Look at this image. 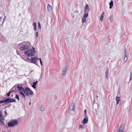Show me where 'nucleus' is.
Instances as JSON below:
<instances>
[{"mask_svg": "<svg viewBox=\"0 0 132 132\" xmlns=\"http://www.w3.org/2000/svg\"><path fill=\"white\" fill-rule=\"evenodd\" d=\"M19 93H20V94H21V95L22 96V97L23 98L25 99V95L22 92H19Z\"/></svg>", "mask_w": 132, "mask_h": 132, "instance_id": "26", "label": "nucleus"}, {"mask_svg": "<svg viewBox=\"0 0 132 132\" xmlns=\"http://www.w3.org/2000/svg\"><path fill=\"white\" fill-rule=\"evenodd\" d=\"M36 60H37H37H40V59H41V58H37V57H36Z\"/></svg>", "mask_w": 132, "mask_h": 132, "instance_id": "36", "label": "nucleus"}, {"mask_svg": "<svg viewBox=\"0 0 132 132\" xmlns=\"http://www.w3.org/2000/svg\"><path fill=\"white\" fill-rule=\"evenodd\" d=\"M110 21L111 22H112L113 21V16L112 15H111L109 18Z\"/></svg>", "mask_w": 132, "mask_h": 132, "instance_id": "23", "label": "nucleus"}, {"mask_svg": "<svg viewBox=\"0 0 132 132\" xmlns=\"http://www.w3.org/2000/svg\"><path fill=\"white\" fill-rule=\"evenodd\" d=\"M116 100L117 101V104H118L119 102V96H118V95H117V96L116 97Z\"/></svg>", "mask_w": 132, "mask_h": 132, "instance_id": "22", "label": "nucleus"}, {"mask_svg": "<svg viewBox=\"0 0 132 132\" xmlns=\"http://www.w3.org/2000/svg\"><path fill=\"white\" fill-rule=\"evenodd\" d=\"M85 117H86V118L88 117H87V116H86V114H85Z\"/></svg>", "mask_w": 132, "mask_h": 132, "instance_id": "43", "label": "nucleus"}, {"mask_svg": "<svg viewBox=\"0 0 132 132\" xmlns=\"http://www.w3.org/2000/svg\"><path fill=\"white\" fill-rule=\"evenodd\" d=\"M88 120V117L84 118L82 121V123L84 124H85L87 122Z\"/></svg>", "mask_w": 132, "mask_h": 132, "instance_id": "16", "label": "nucleus"}, {"mask_svg": "<svg viewBox=\"0 0 132 132\" xmlns=\"http://www.w3.org/2000/svg\"><path fill=\"white\" fill-rule=\"evenodd\" d=\"M34 30H36V22H34L32 24Z\"/></svg>", "mask_w": 132, "mask_h": 132, "instance_id": "20", "label": "nucleus"}, {"mask_svg": "<svg viewBox=\"0 0 132 132\" xmlns=\"http://www.w3.org/2000/svg\"><path fill=\"white\" fill-rule=\"evenodd\" d=\"M96 105V106H97V109H98V104H96L95 105Z\"/></svg>", "mask_w": 132, "mask_h": 132, "instance_id": "40", "label": "nucleus"}, {"mask_svg": "<svg viewBox=\"0 0 132 132\" xmlns=\"http://www.w3.org/2000/svg\"><path fill=\"white\" fill-rule=\"evenodd\" d=\"M20 44L21 45L20 49L22 51L28 49L30 46V43L28 42H23Z\"/></svg>", "mask_w": 132, "mask_h": 132, "instance_id": "1", "label": "nucleus"}, {"mask_svg": "<svg viewBox=\"0 0 132 132\" xmlns=\"http://www.w3.org/2000/svg\"><path fill=\"white\" fill-rule=\"evenodd\" d=\"M0 119V123H1V124H0V125L5 126V125L4 121Z\"/></svg>", "mask_w": 132, "mask_h": 132, "instance_id": "27", "label": "nucleus"}, {"mask_svg": "<svg viewBox=\"0 0 132 132\" xmlns=\"http://www.w3.org/2000/svg\"><path fill=\"white\" fill-rule=\"evenodd\" d=\"M18 121L17 119H13L10 121L8 123L9 127H12L17 125L18 124Z\"/></svg>", "mask_w": 132, "mask_h": 132, "instance_id": "3", "label": "nucleus"}, {"mask_svg": "<svg viewBox=\"0 0 132 132\" xmlns=\"http://www.w3.org/2000/svg\"><path fill=\"white\" fill-rule=\"evenodd\" d=\"M6 99L7 101V103L11 102H16L14 98H7Z\"/></svg>", "mask_w": 132, "mask_h": 132, "instance_id": "8", "label": "nucleus"}, {"mask_svg": "<svg viewBox=\"0 0 132 132\" xmlns=\"http://www.w3.org/2000/svg\"><path fill=\"white\" fill-rule=\"evenodd\" d=\"M132 77V72H131L130 74V80H131V78Z\"/></svg>", "mask_w": 132, "mask_h": 132, "instance_id": "33", "label": "nucleus"}, {"mask_svg": "<svg viewBox=\"0 0 132 132\" xmlns=\"http://www.w3.org/2000/svg\"><path fill=\"white\" fill-rule=\"evenodd\" d=\"M23 93L27 96L32 94L33 93V92L28 87L25 89Z\"/></svg>", "mask_w": 132, "mask_h": 132, "instance_id": "4", "label": "nucleus"}, {"mask_svg": "<svg viewBox=\"0 0 132 132\" xmlns=\"http://www.w3.org/2000/svg\"><path fill=\"white\" fill-rule=\"evenodd\" d=\"M110 5L109 8L110 9H111L113 5V2L112 0H111L110 2L109 3Z\"/></svg>", "mask_w": 132, "mask_h": 132, "instance_id": "17", "label": "nucleus"}, {"mask_svg": "<svg viewBox=\"0 0 132 132\" xmlns=\"http://www.w3.org/2000/svg\"><path fill=\"white\" fill-rule=\"evenodd\" d=\"M39 110L41 111H43L45 110L44 107L42 105L40 106Z\"/></svg>", "mask_w": 132, "mask_h": 132, "instance_id": "18", "label": "nucleus"}, {"mask_svg": "<svg viewBox=\"0 0 132 132\" xmlns=\"http://www.w3.org/2000/svg\"><path fill=\"white\" fill-rule=\"evenodd\" d=\"M124 128L122 126H121L117 130V132H125L123 131Z\"/></svg>", "mask_w": 132, "mask_h": 132, "instance_id": "11", "label": "nucleus"}, {"mask_svg": "<svg viewBox=\"0 0 132 132\" xmlns=\"http://www.w3.org/2000/svg\"><path fill=\"white\" fill-rule=\"evenodd\" d=\"M96 114H97V115H98V113H97Z\"/></svg>", "mask_w": 132, "mask_h": 132, "instance_id": "52", "label": "nucleus"}, {"mask_svg": "<svg viewBox=\"0 0 132 132\" xmlns=\"http://www.w3.org/2000/svg\"><path fill=\"white\" fill-rule=\"evenodd\" d=\"M32 50L29 49L26 51L24 52V54L28 56H32L35 55V48L34 47H32Z\"/></svg>", "mask_w": 132, "mask_h": 132, "instance_id": "2", "label": "nucleus"}, {"mask_svg": "<svg viewBox=\"0 0 132 132\" xmlns=\"http://www.w3.org/2000/svg\"><path fill=\"white\" fill-rule=\"evenodd\" d=\"M11 96L12 97H13V95H11Z\"/></svg>", "mask_w": 132, "mask_h": 132, "instance_id": "46", "label": "nucleus"}, {"mask_svg": "<svg viewBox=\"0 0 132 132\" xmlns=\"http://www.w3.org/2000/svg\"><path fill=\"white\" fill-rule=\"evenodd\" d=\"M4 113H5V115L6 116L7 115V114L6 111V110H5Z\"/></svg>", "mask_w": 132, "mask_h": 132, "instance_id": "38", "label": "nucleus"}, {"mask_svg": "<svg viewBox=\"0 0 132 132\" xmlns=\"http://www.w3.org/2000/svg\"><path fill=\"white\" fill-rule=\"evenodd\" d=\"M31 104V103H29V105H30Z\"/></svg>", "mask_w": 132, "mask_h": 132, "instance_id": "48", "label": "nucleus"}, {"mask_svg": "<svg viewBox=\"0 0 132 132\" xmlns=\"http://www.w3.org/2000/svg\"><path fill=\"white\" fill-rule=\"evenodd\" d=\"M119 93H120V92H119V91H118V94H117V95H118L119 94Z\"/></svg>", "mask_w": 132, "mask_h": 132, "instance_id": "44", "label": "nucleus"}, {"mask_svg": "<svg viewBox=\"0 0 132 132\" xmlns=\"http://www.w3.org/2000/svg\"><path fill=\"white\" fill-rule=\"evenodd\" d=\"M38 28L40 30H41V25H40V24L39 22H38Z\"/></svg>", "mask_w": 132, "mask_h": 132, "instance_id": "30", "label": "nucleus"}, {"mask_svg": "<svg viewBox=\"0 0 132 132\" xmlns=\"http://www.w3.org/2000/svg\"><path fill=\"white\" fill-rule=\"evenodd\" d=\"M13 92H14V91L13 90H12L11 91V90H10L9 92L10 93Z\"/></svg>", "mask_w": 132, "mask_h": 132, "instance_id": "39", "label": "nucleus"}, {"mask_svg": "<svg viewBox=\"0 0 132 132\" xmlns=\"http://www.w3.org/2000/svg\"><path fill=\"white\" fill-rule=\"evenodd\" d=\"M109 72V68H107L106 69V71L105 72V75H106V79H108V76Z\"/></svg>", "mask_w": 132, "mask_h": 132, "instance_id": "13", "label": "nucleus"}, {"mask_svg": "<svg viewBox=\"0 0 132 132\" xmlns=\"http://www.w3.org/2000/svg\"><path fill=\"white\" fill-rule=\"evenodd\" d=\"M86 109H85L84 110V113H85V114H86Z\"/></svg>", "mask_w": 132, "mask_h": 132, "instance_id": "41", "label": "nucleus"}, {"mask_svg": "<svg viewBox=\"0 0 132 132\" xmlns=\"http://www.w3.org/2000/svg\"><path fill=\"white\" fill-rule=\"evenodd\" d=\"M124 54L125 55V56L124 57V62H125L127 61L128 58L127 56V53L126 52L125 48L124 50Z\"/></svg>", "mask_w": 132, "mask_h": 132, "instance_id": "10", "label": "nucleus"}, {"mask_svg": "<svg viewBox=\"0 0 132 132\" xmlns=\"http://www.w3.org/2000/svg\"><path fill=\"white\" fill-rule=\"evenodd\" d=\"M69 67L68 65H65L62 69V74L63 76H65L66 73Z\"/></svg>", "mask_w": 132, "mask_h": 132, "instance_id": "5", "label": "nucleus"}, {"mask_svg": "<svg viewBox=\"0 0 132 132\" xmlns=\"http://www.w3.org/2000/svg\"><path fill=\"white\" fill-rule=\"evenodd\" d=\"M69 108L70 110H75V106L74 103L70 104L69 106Z\"/></svg>", "mask_w": 132, "mask_h": 132, "instance_id": "12", "label": "nucleus"}, {"mask_svg": "<svg viewBox=\"0 0 132 132\" xmlns=\"http://www.w3.org/2000/svg\"><path fill=\"white\" fill-rule=\"evenodd\" d=\"M88 12H86L85 13V12H84V15L83 17L87 18L88 17Z\"/></svg>", "mask_w": 132, "mask_h": 132, "instance_id": "19", "label": "nucleus"}, {"mask_svg": "<svg viewBox=\"0 0 132 132\" xmlns=\"http://www.w3.org/2000/svg\"><path fill=\"white\" fill-rule=\"evenodd\" d=\"M95 110L96 112H97L96 110V109H95Z\"/></svg>", "mask_w": 132, "mask_h": 132, "instance_id": "49", "label": "nucleus"}, {"mask_svg": "<svg viewBox=\"0 0 132 132\" xmlns=\"http://www.w3.org/2000/svg\"><path fill=\"white\" fill-rule=\"evenodd\" d=\"M27 60H29V61H30V60H31L30 59H29L27 57Z\"/></svg>", "mask_w": 132, "mask_h": 132, "instance_id": "42", "label": "nucleus"}, {"mask_svg": "<svg viewBox=\"0 0 132 132\" xmlns=\"http://www.w3.org/2000/svg\"><path fill=\"white\" fill-rule=\"evenodd\" d=\"M37 60H36V57H31L30 61L29 62V61L28 62L34 63L36 65L37 64Z\"/></svg>", "mask_w": 132, "mask_h": 132, "instance_id": "7", "label": "nucleus"}, {"mask_svg": "<svg viewBox=\"0 0 132 132\" xmlns=\"http://www.w3.org/2000/svg\"><path fill=\"white\" fill-rule=\"evenodd\" d=\"M23 59L24 60H25L26 61V60H25L24 59Z\"/></svg>", "mask_w": 132, "mask_h": 132, "instance_id": "53", "label": "nucleus"}, {"mask_svg": "<svg viewBox=\"0 0 132 132\" xmlns=\"http://www.w3.org/2000/svg\"><path fill=\"white\" fill-rule=\"evenodd\" d=\"M5 102V104L7 103V101L6 98L4 100L1 101H0V103H4Z\"/></svg>", "mask_w": 132, "mask_h": 132, "instance_id": "25", "label": "nucleus"}, {"mask_svg": "<svg viewBox=\"0 0 132 132\" xmlns=\"http://www.w3.org/2000/svg\"><path fill=\"white\" fill-rule=\"evenodd\" d=\"M39 61H40V63L41 65H42V61H41V59H40V60H39Z\"/></svg>", "mask_w": 132, "mask_h": 132, "instance_id": "34", "label": "nucleus"}, {"mask_svg": "<svg viewBox=\"0 0 132 132\" xmlns=\"http://www.w3.org/2000/svg\"><path fill=\"white\" fill-rule=\"evenodd\" d=\"M17 87V86H16V85H15L11 89L13 90H15L16 89V88Z\"/></svg>", "mask_w": 132, "mask_h": 132, "instance_id": "29", "label": "nucleus"}, {"mask_svg": "<svg viewBox=\"0 0 132 132\" xmlns=\"http://www.w3.org/2000/svg\"><path fill=\"white\" fill-rule=\"evenodd\" d=\"M2 132H5V131H2Z\"/></svg>", "mask_w": 132, "mask_h": 132, "instance_id": "51", "label": "nucleus"}, {"mask_svg": "<svg viewBox=\"0 0 132 132\" xmlns=\"http://www.w3.org/2000/svg\"><path fill=\"white\" fill-rule=\"evenodd\" d=\"M38 36V32L36 33V37H37Z\"/></svg>", "mask_w": 132, "mask_h": 132, "instance_id": "37", "label": "nucleus"}, {"mask_svg": "<svg viewBox=\"0 0 132 132\" xmlns=\"http://www.w3.org/2000/svg\"><path fill=\"white\" fill-rule=\"evenodd\" d=\"M15 98L16 99H17V100L18 101L19 100V96L18 95L16 94L15 95Z\"/></svg>", "mask_w": 132, "mask_h": 132, "instance_id": "31", "label": "nucleus"}, {"mask_svg": "<svg viewBox=\"0 0 132 132\" xmlns=\"http://www.w3.org/2000/svg\"><path fill=\"white\" fill-rule=\"evenodd\" d=\"M84 126L82 125H80L79 126V128H84Z\"/></svg>", "mask_w": 132, "mask_h": 132, "instance_id": "32", "label": "nucleus"}, {"mask_svg": "<svg viewBox=\"0 0 132 132\" xmlns=\"http://www.w3.org/2000/svg\"><path fill=\"white\" fill-rule=\"evenodd\" d=\"M17 87L19 91V92H22L24 91V88L22 85H18L17 86Z\"/></svg>", "mask_w": 132, "mask_h": 132, "instance_id": "6", "label": "nucleus"}, {"mask_svg": "<svg viewBox=\"0 0 132 132\" xmlns=\"http://www.w3.org/2000/svg\"><path fill=\"white\" fill-rule=\"evenodd\" d=\"M96 96L97 98L98 97V96L97 95H96Z\"/></svg>", "mask_w": 132, "mask_h": 132, "instance_id": "47", "label": "nucleus"}, {"mask_svg": "<svg viewBox=\"0 0 132 132\" xmlns=\"http://www.w3.org/2000/svg\"><path fill=\"white\" fill-rule=\"evenodd\" d=\"M104 12H103V13L101 15V17H100V20L101 21L103 20L104 18Z\"/></svg>", "mask_w": 132, "mask_h": 132, "instance_id": "24", "label": "nucleus"}, {"mask_svg": "<svg viewBox=\"0 0 132 132\" xmlns=\"http://www.w3.org/2000/svg\"><path fill=\"white\" fill-rule=\"evenodd\" d=\"M90 10V9L89 8L88 5L87 4H86L85 7V13L86 12H88Z\"/></svg>", "mask_w": 132, "mask_h": 132, "instance_id": "9", "label": "nucleus"}, {"mask_svg": "<svg viewBox=\"0 0 132 132\" xmlns=\"http://www.w3.org/2000/svg\"><path fill=\"white\" fill-rule=\"evenodd\" d=\"M0 119L4 120V118L2 117V114L1 112L0 111Z\"/></svg>", "mask_w": 132, "mask_h": 132, "instance_id": "28", "label": "nucleus"}, {"mask_svg": "<svg viewBox=\"0 0 132 132\" xmlns=\"http://www.w3.org/2000/svg\"><path fill=\"white\" fill-rule=\"evenodd\" d=\"M86 20V18L83 17L82 19V23H83L84 22H85V23H86L87 22Z\"/></svg>", "mask_w": 132, "mask_h": 132, "instance_id": "21", "label": "nucleus"}, {"mask_svg": "<svg viewBox=\"0 0 132 132\" xmlns=\"http://www.w3.org/2000/svg\"><path fill=\"white\" fill-rule=\"evenodd\" d=\"M47 9L49 12H51L52 11V7L50 5H48Z\"/></svg>", "mask_w": 132, "mask_h": 132, "instance_id": "14", "label": "nucleus"}, {"mask_svg": "<svg viewBox=\"0 0 132 132\" xmlns=\"http://www.w3.org/2000/svg\"><path fill=\"white\" fill-rule=\"evenodd\" d=\"M117 65H118L119 66L120 65V64H119L118 63V64H117Z\"/></svg>", "mask_w": 132, "mask_h": 132, "instance_id": "45", "label": "nucleus"}, {"mask_svg": "<svg viewBox=\"0 0 132 132\" xmlns=\"http://www.w3.org/2000/svg\"><path fill=\"white\" fill-rule=\"evenodd\" d=\"M78 11H77L76 12H78Z\"/></svg>", "mask_w": 132, "mask_h": 132, "instance_id": "50", "label": "nucleus"}, {"mask_svg": "<svg viewBox=\"0 0 132 132\" xmlns=\"http://www.w3.org/2000/svg\"><path fill=\"white\" fill-rule=\"evenodd\" d=\"M7 96H9L10 95V93L9 92L7 94Z\"/></svg>", "mask_w": 132, "mask_h": 132, "instance_id": "35", "label": "nucleus"}, {"mask_svg": "<svg viewBox=\"0 0 132 132\" xmlns=\"http://www.w3.org/2000/svg\"><path fill=\"white\" fill-rule=\"evenodd\" d=\"M38 82V81H36V82H34L32 85V87L34 88H36V85Z\"/></svg>", "mask_w": 132, "mask_h": 132, "instance_id": "15", "label": "nucleus"}]
</instances>
